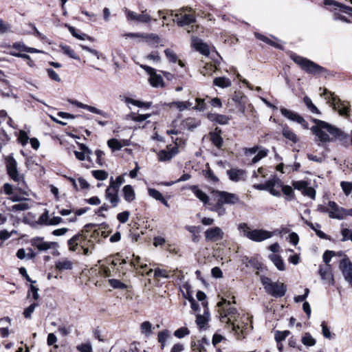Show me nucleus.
<instances>
[{"mask_svg":"<svg viewBox=\"0 0 352 352\" xmlns=\"http://www.w3.org/2000/svg\"><path fill=\"white\" fill-rule=\"evenodd\" d=\"M283 135L294 143L298 141L296 135L287 126H284L283 129Z\"/></svg>","mask_w":352,"mask_h":352,"instance_id":"nucleus-37","label":"nucleus"},{"mask_svg":"<svg viewBox=\"0 0 352 352\" xmlns=\"http://www.w3.org/2000/svg\"><path fill=\"white\" fill-rule=\"evenodd\" d=\"M30 208V206L26 203H20L18 204L13 205L10 210L12 212H16V211H24L27 210Z\"/></svg>","mask_w":352,"mask_h":352,"instance_id":"nucleus-53","label":"nucleus"},{"mask_svg":"<svg viewBox=\"0 0 352 352\" xmlns=\"http://www.w3.org/2000/svg\"><path fill=\"white\" fill-rule=\"evenodd\" d=\"M125 182L124 175H120L116 179L113 177L110 178L109 186H112L114 189L119 190L120 186Z\"/></svg>","mask_w":352,"mask_h":352,"instance_id":"nucleus-40","label":"nucleus"},{"mask_svg":"<svg viewBox=\"0 0 352 352\" xmlns=\"http://www.w3.org/2000/svg\"><path fill=\"white\" fill-rule=\"evenodd\" d=\"M314 122L316 124L313 126L311 129L313 133L318 138L320 141L327 142L332 140L327 133V132H328L333 138L339 140L342 144L348 142L349 135L341 129L323 120L314 119Z\"/></svg>","mask_w":352,"mask_h":352,"instance_id":"nucleus-1","label":"nucleus"},{"mask_svg":"<svg viewBox=\"0 0 352 352\" xmlns=\"http://www.w3.org/2000/svg\"><path fill=\"white\" fill-rule=\"evenodd\" d=\"M291 58L307 73L316 75L326 72L325 68L320 66L319 65L306 58L298 56L296 54H292Z\"/></svg>","mask_w":352,"mask_h":352,"instance_id":"nucleus-7","label":"nucleus"},{"mask_svg":"<svg viewBox=\"0 0 352 352\" xmlns=\"http://www.w3.org/2000/svg\"><path fill=\"white\" fill-rule=\"evenodd\" d=\"M255 36H256V37L258 39H259V40H261V41H263V42H265V43H267V44H269L270 45H272V46H274V47H275L276 48H280V45L279 44L275 43L274 41H272L268 37H267V36H264V35H263L261 34L255 33Z\"/></svg>","mask_w":352,"mask_h":352,"instance_id":"nucleus-45","label":"nucleus"},{"mask_svg":"<svg viewBox=\"0 0 352 352\" xmlns=\"http://www.w3.org/2000/svg\"><path fill=\"white\" fill-rule=\"evenodd\" d=\"M129 216L130 212L129 211H124L118 214L117 219L121 223H125L128 221Z\"/></svg>","mask_w":352,"mask_h":352,"instance_id":"nucleus-57","label":"nucleus"},{"mask_svg":"<svg viewBox=\"0 0 352 352\" xmlns=\"http://www.w3.org/2000/svg\"><path fill=\"white\" fill-rule=\"evenodd\" d=\"M192 103L189 101L181 102V101H175L170 103V107H176L180 111H183L185 109H187L191 107Z\"/></svg>","mask_w":352,"mask_h":352,"instance_id":"nucleus-39","label":"nucleus"},{"mask_svg":"<svg viewBox=\"0 0 352 352\" xmlns=\"http://www.w3.org/2000/svg\"><path fill=\"white\" fill-rule=\"evenodd\" d=\"M170 15L174 16L173 21L180 27L189 25L196 22V17L193 14H183L182 12L173 14V11H171Z\"/></svg>","mask_w":352,"mask_h":352,"instance_id":"nucleus-10","label":"nucleus"},{"mask_svg":"<svg viewBox=\"0 0 352 352\" xmlns=\"http://www.w3.org/2000/svg\"><path fill=\"white\" fill-rule=\"evenodd\" d=\"M324 4L325 6H333L338 8H340V10L346 12V11H351L352 12V8L349 6H346L344 5H342L337 1H335L333 0H324Z\"/></svg>","mask_w":352,"mask_h":352,"instance_id":"nucleus-42","label":"nucleus"},{"mask_svg":"<svg viewBox=\"0 0 352 352\" xmlns=\"http://www.w3.org/2000/svg\"><path fill=\"white\" fill-rule=\"evenodd\" d=\"M227 175L230 180L234 182L245 180L246 172L242 169L232 168L227 170Z\"/></svg>","mask_w":352,"mask_h":352,"instance_id":"nucleus-22","label":"nucleus"},{"mask_svg":"<svg viewBox=\"0 0 352 352\" xmlns=\"http://www.w3.org/2000/svg\"><path fill=\"white\" fill-rule=\"evenodd\" d=\"M92 175L98 180H105L108 177V173L103 170H97L91 171Z\"/></svg>","mask_w":352,"mask_h":352,"instance_id":"nucleus-46","label":"nucleus"},{"mask_svg":"<svg viewBox=\"0 0 352 352\" xmlns=\"http://www.w3.org/2000/svg\"><path fill=\"white\" fill-rule=\"evenodd\" d=\"M342 241L352 239V230L348 228H344L342 230Z\"/></svg>","mask_w":352,"mask_h":352,"instance_id":"nucleus-63","label":"nucleus"},{"mask_svg":"<svg viewBox=\"0 0 352 352\" xmlns=\"http://www.w3.org/2000/svg\"><path fill=\"white\" fill-rule=\"evenodd\" d=\"M302 342L303 344L308 346H311L316 344L315 339L309 333H305V335L302 338Z\"/></svg>","mask_w":352,"mask_h":352,"instance_id":"nucleus-49","label":"nucleus"},{"mask_svg":"<svg viewBox=\"0 0 352 352\" xmlns=\"http://www.w3.org/2000/svg\"><path fill=\"white\" fill-rule=\"evenodd\" d=\"M303 101L311 113L317 114L320 113L318 109L313 104L310 98H309L308 96H305L303 98Z\"/></svg>","mask_w":352,"mask_h":352,"instance_id":"nucleus-43","label":"nucleus"},{"mask_svg":"<svg viewBox=\"0 0 352 352\" xmlns=\"http://www.w3.org/2000/svg\"><path fill=\"white\" fill-rule=\"evenodd\" d=\"M109 283L114 289H125L126 288V285L124 283L117 279H109Z\"/></svg>","mask_w":352,"mask_h":352,"instance_id":"nucleus-54","label":"nucleus"},{"mask_svg":"<svg viewBox=\"0 0 352 352\" xmlns=\"http://www.w3.org/2000/svg\"><path fill=\"white\" fill-rule=\"evenodd\" d=\"M123 197L127 202H132L135 199V192L131 185H126L122 188Z\"/></svg>","mask_w":352,"mask_h":352,"instance_id":"nucleus-26","label":"nucleus"},{"mask_svg":"<svg viewBox=\"0 0 352 352\" xmlns=\"http://www.w3.org/2000/svg\"><path fill=\"white\" fill-rule=\"evenodd\" d=\"M77 349L80 352H91L92 347L90 343H85L78 346Z\"/></svg>","mask_w":352,"mask_h":352,"instance_id":"nucleus-64","label":"nucleus"},{"mask_svg":"<svg viewBox=\"0 0 352 352\" xmlns=\"http://www.w3.org/2000/svg\"><path fill=\"white\" fill-rule=\"evenodd\" d=\"M141 67L150 75L149 81L153 87H157L163 86V78L160 75L155 73V69L145 65H142Z\"/></svg>","mask_w":352,"mask_h":352,"instance_id":"nucleus-15","label":"nucleus"},{"mask_svg":"<svg viewBox=\"0 0 352 352\" xmlns=\"http://www.w3.org/2000/svg\"><path fill=\"white\" fill-rule=\"evenodd\" d=\"M329 217L330 218L337 219L344 218V208L339 207L334 201H329Z\"/></svg>","mask_w":352,"mask_h":352,"instance_id":"nucleus-17","label":"nucleus"},{"mask_svg":"<svg viewBox=\"0 0 352 352\" xmlns=\"http://www.w3.org/2000/svg\"><path fill=\"white\" fill-rule=\"evenodd\" d=\"M342 190L345 195H349L352 191V184L348 182H342L340 184Z\"/></svg>","mask_w":352,"mask_h":352,"instance_id":"nucleus-59","label":"nucleus"},{"mask_svg":"<svg viewBox=\"0 0 352 352\" xmlns=\"http://www.w3.org/2000/svg\"><path fill=\"white\" fill-rule=\"evenodd\" d=\"M290 334L289 331H277L275 333V340L276 342H281V341L284 340Z\"/></svg>","mask_w":352,"mask_h":352,"instance_id":"nucleus-51","label":"nucleus"},{"mask_svg":"<svg viewBox=\"0 0 352 352\" xmlns=\"http://www.w3.org/2000/svg\"><path fill=\"white\" fill-rule=\"evenodd\" d=\"M269 153V150L265 148H260L256 155L252 158V163L256 164L263 158L265 157Z\"/></svg>","mask_w":352,"mask_h":352,"instance_id":"nucleus-38","label":"nucleus"},{"mask_svg":"<svg viewBox=\"0 0 352 352\" xmlns=\"http://www.w3.org/2000/svg\"><path fill=\"white\" fill-rule=\"evenodd\" d=\"M60 47L62 50L63 52L69 56L70 58L78 60L79 57L76 55L75 52L68 45L60 44Z\"/></svg>","mask_w":352,"mask_h":352,"instance_id":"nucleus-41","label":"nucleus"},{"mask_svg":"<svg viewBox=\"0 0 352 352\" xmlns=\"http://www.w3.org/2000/svg\"><path fill=\"white\" fill-rule=\"evenodd\" d=\"M210 140L218 148H221L223 145V138L219 131H213L210 133Z\"/></svg>","mask_w":352,"mask_h":352,"instance_id":"nucleus-34","label":"nucleus"},{"mask_svg":"<svg viewBox=\"0 0 352 352\" xmlns=\"http://www.w3.org/2000/svg\"><path fill=\"white\" fill-rule=\"evenodd\" d=\"M118 191L114 189L112 186H109L105 190V198L110 202L112 208H116L120 203Z\"/></svg>","mask_w":352,"mask_h":352,"instance_id":"nucleus-18","label":"nucleus"},{"mask_svg":"<svg viewBox=\"0 0 352 352\" xmlns=\"http://www.w3.org/2000/svg\"><path fill=\"white\" fill-rule=\"evenodd\" d=\"M211 120L218 122L220 124H226L228 122L229 118L226 116L215 114L212 116Z\"/></svg>","mask_w":352,"mask_h":352,"instance_id":"nucleus-48","label":"nucleus"},{"mask_svg":"<svg viewBox=\"0 0 352 352\" xmlns=\"http://www.w3.org/2000/svg\"><path fill=\"white\" fill-rule=\"evenodd\" d=\"M190 333V331L186 327H181L174 332V336L178 338H182Z\"/></svg>","mask_w":352,"mask_h":352,"instance_id":"nucleus-55","label":"nucleus"},{"mask_svg":"<svg viewBox=\"0 0 352 352\" xmlns=\"http://www.w3.org/2000/svg\"><path fill=\"white\" fill-rule=\"evenodd\" d=\"M192 45L195 48V50L199 52L201 54L204 56L209 55L210 50L208 45L204 43L201 39L197 37L192 38Z\"/></svg>","mask_w":352,"mask_h":352,"instance_id":"nucleus-23","label":"nucleus"},{"mask_svg":"<svg viewBox=\"0 0 352 352\" xmlns=\"http://www.w3.org/2000/svg\"><path fill=\"white\" fill-rule=\"evenodd\" d=\"M213 85L221 88H226L231 86V81L226 77H217L214 79Z\"/></svg>","mask_w":352,"mask_h":352,"instance_id":"nucleus-36","label":"nucleus"},{"mask_svg":"<svg viewBox=\"0 0 352 352\" xmlns=\"http://www.w3.org/2000/svg\"><path fill=\"white\" fill-rule=\"evenodd\" d=\"M205 236L208 241H217L221 240L223 238V232L220 228L214 227L208 229L205 232Z\"/></svg>","mask_w":352,"mask_h":352,"instance_id":"nucleus-20","label":"nucleus"},{"mask_svg":"<svg viewBox=\"0 0 352 352\" xmlns=\"http://www.w3.org/2000/svg\"><path fill=\"white\" fill-rule=\"evenodd\" d=\"M239 196L234 193L212 190L211 191L210 202L208 203L209 209L217 212L221 217L226 213L224 204L234 205L239 203Z\"/></svg>","mask_w":352,"mask_h":352,"instance_id":"nucleus-3","label":"nucleus"},{"mask_svg":"<svg viewBox=\"0 0 352 352\" xmlns=\"http://www.w3.org/2000/svg\"><path fill=\"white\" fill-rule=\"evenodd\" d=\"M63 219L60 217H53L50 218L49 211L45 209L44 212L39 217L37 223L44 226H56L60 223Z\"/></svg>","mask_w":352,"mask_h":352,"instance_id":"nucleus-16","label":"nucleus"},{"mask_svg":"<svg viewBox=\"0 0 352 352\" xmlns=\"http://www.w3.org/2000/svg\"><path fill=\"white\" fill-rule=\"evenodd\" d=\"M55 266L59 271L72 270L73 262L67 258H64L56 261Z\"/></svg>","mask_w":352,"mask_h":352,"instance_id":"nucleus-28","label":"nucleus"},{"mask_svg":"<svg viewBox=\"0 0 352 352\" xmlns=\"http://www.w3.org/2000/svg\"><path fill=\"white\" fill-rule=\"evenodd\" d=\"M324 96H327L326 99L327 102L333 107L334 110H337L338 113L342 116H348L349 113V107L348 102L341 100L337 96L327 89H324L322 94Z\"/></svg>","mask_w":352,"mask_h":352,"instance_id":"nucleus-9","label":"nucleus"},{"mask_svg":"<svg viewBox=\"0 0 352 352\" xmlns=\"http://www.w3.org/2000/svg\"><path fill=\"white\" fill-rule=\"evenodd\" d=\"M178 146L175 145H168L164 150L160 151L157 153L159 160L161 162L170 161L178 153Z\"/></svg>","mask_w":352,"mask_h":352,"instance_id":"nucleus-14","label":"nucleus"},{"mask_svg":"<svg viewBox=\"0 0 352 352\" xmlns=\"http://www.w3.org/2000/svg\"><path fill=\"white\" fill-rule=\"evenodd\" d=\"M319 274L322 280L329 285H334V278L331 272L330 265H320L319 269Z\"/></svg>","mask_w":352,"mask_h":352,"instance_id":"nucleus-19","label":"nucleus"},{"mask_svg":"<svg viewBox=\"0 0 352 352\" xmlns=\"http://www.w3.org/2000/svg\"><path fill=\"white\" fill-rule=\"evenodd\" d=\"M126 14L128 20L134 21L141 23H148L151 21V16L144 10L141 14H138L135 12L126 10Z\"/></svg>","mask_w":352,"mask_h":352,"instance_id":"nucleus-13","label":"nucleus"},{"mask_svg":"<svg viewBox=\"0 0 352 352\" xmlns=\"http://www.w3.org/2000/svg\"><path fill=\"white\" fill-rule=\"evenodd\" d=\"M238 228L243 236L256 241L261 242L272 236V232L262 229H254L251 230L245 223H240Z\"/></svg>","mask_w":352,"mask_h":352,"instance_id":"nucleus-5","label":"nucleus"},{"mask_svg":"<svg viewBox=\"0 0 352 352\" xmlns=\"http://www.w3.org/2000/svg\"><path fill=\"white\" fill-rule=\"evenodd\" d=\"M107 145L113 151H119L123 146L122 144L120 141H118L117 139H115V138L109 140L107 141Z\"/></svg>","mask_w":352,"mask_h":352,"instance_id":"nucleus-44","label":"nucleus"},{"mask_svg":"<svg viewBox=\"0 0 352 352\" xmlns=\"http://www.w3.org/2000/svg\"><path fill=\"white\" fill-rule=\"evenodd\" d=\"M148 195L149 196H151V197H153V199L157 200V201H160L162 197H163V195H162V193L155 189V188H148Z\"/></svg>","mask_w":352,"mask_h":352,"instance_id":"nucleus-56","label":"nucleus"},{"mask_svg":"<svg viewBox=\"0 0 352 352\" xmlns=\"http://www.w3.org/2000/svg\"><path fill=\"white\" fill-rule=\"evenodd\" d=\"M209 320V312L206 309L204 310V315H197L196 323L199 327L200 329H204L205 325L207 324V322Z\"/></svg>","mask_w":352,"mask_h":352,"instance_id":"nucleus-35","label":"nucleus"},{"mask_svg":"<svg viewBox=\"0 0 352 352\" xmlns=\"http://www.w3.org/2000/svg\"><path fill=\"white\" fill-rule=\"evenodd\" d=\"M233 300H228L223 298L217 303L219 307V314L220 320L222 322L230 324L232 326L233 331H237L240 329L238 324H235L234 320L238 317V311L235 307L231 306L232 304H235L234 296H232Z\"/></svg>","mask_w":352,"mask_h":352,"instance_id":"nucleus-4","label":"nucleus"},{"mask_svg":"<svg viewBox=\"0 0 352 352\" xmlns=\"http://www.w3.org/2000/svg\"><path fill=\"white\" fill-rule=\"evenodd\" d=\"M339 267L345 280L352 286V263L344 257L340 261Z\"/></svg>","mask_w":352,"mask_h":352,"instance_id":"nucleus-11","label":"nucleus"},{"mask_svg":"<svg viewBox=\"0 0 352 352\" xmlns=\"http://www.w3.org/2000/svg\"><path fill=\"white\" fill-rule=\"evenodd\" d=\"M73 104H75L79 108L86 109L93 113L100 115V116H103L104 118L108 117L107 113H106L100 109H98L94 107L89 106L88 104H83V103L78 102V101H75L74 102H73Z\"/></svg>","mask_w":352,"mask_h":352,"instance_id":"nucleus-25","label":"nucleus"},{"mask_svg":"<svg viewBox=\"0 0 352 352\" xmlns=\"http://www.w3.org/2000/svg\"><path fill=\"white\" fill-rule=\"evenodd\" d=\"M188 189L191 190L195 196L204 204H208L210 202L208 196L204 192L199 190L197 186H190Z\"/></svg>","mask_w":352,"mask_h":352,"instance_id":"nucleus-27","label":"nucleus"},{"mask_svg":"<svg viewBox=\"0 0 352 352\" xmlns=\"http://www.w3.org/2000/svg\"><path fill=\"white\" fill-rule=\"evenodd\" d=\"M5 161L8 175L13 181L18 183L19 189L23 190L25 183L23 176L19 173L16 161L12 155L7 156Z\"/></svg>","mask_w":352,"mask_h":352,"instance_id":"nucleus-8","label":"nucleus"},{"mask_svg":"<svg viewBox=\"0 0 352 352\" xmlns=\"http://www.w3.org/2000/svg\"><path fill=\"white\" fill-rule=\"evenodd\" d=\"M269 258L274 264V265L277 267L278 270H285V263L279 255L272 254L269 255Z\"/></svg>","mask_w":352,"mask_h":352,"instance_id":"nucleus-33","label":"nucleus"},{"mask_svg":"<svg viewBox=\"0 0 352 352\" xmlns=\"http://www.w3.org/2000/svg\"><path fill=\"white\" fill-rule=\"evenodd\" d=\"M281 186V181L279 179L274 177L272 179H270V187L267 189V191H269L273 196L280 197V192L279 188Z\"/></svg>","mask_w":352,"mask_h":352,"instance_id":"nucleus-24","label":"nucleus"},{"mask_svg":"<svg viewBox=\"0 0 352 352\" xmlns=\"http://www.w3.org/2000/svg\"><path fill=\"white\" fill-rule=\"evenodd\" d=\"M261 280L268 294L275 298H280L285 294L287 287L284 283L272 282L270 278L265 276L261 277Z\"/></svg>","mask_w":352,"mask_h":352,"instance_id":"nucleus-6","label":"nucleus"},{"mask_svg":"<svg viewBox=\"0 0 352 352\" xmlns=\"http://www.w3.org/2000/svg\"><path fill=\"white\" fill-rule=\"evenodd\" d=\"M164 53L167 58L172 62V63H176L177 60V56L176 54L170 49H166L164 50Z\"/></svg>","mask_w":352,"mask_h":352,"instance_id":"nucleus-58","label":"nucleus"},{"mask_svg":"<svg viewBox=\"0 0 352 352\" xmlns=\"http://www.w3.org/2000/svg\"><path fill=\"white\" fill-rule=\"evenodd\" d=\"M204 175L209 182L213 183L219 182V178L213 173L212 170L209 167L204 172Z\"/></svg>","mask_w":352,"mask_h":352,"instance_id":"nucleus-47","label":"nucleus"},{"mask_svg":"<svg viewBox=\"0 0 352 352\" xmlns=\"http://www.w3.org/2000/svg\"><path fill=\"white\" fill-rule=\"evenodd\" d=\"M150 45L157 46L160 41V38L155 34H144L142 37Z\"/></svg>","mask_w":352,"mask_h":352,"instance_id":"nucleus-31","label":"nucleus"},{"mask_svg":"<svg viewBox=\"0 0 352 352\" xmlns=\"http://www.w3.org/2000/svg\"><path fill=\"white\" fill-rule=\"evenodd\" d=\"M280 112L284 117L301 124L305 129H308L307 122L298 113L285 108H281Z\"/></svg>","mask_w":352,"mask_h":352,"instance_id":"nucleus-12","label":"nucleus"},{"mask_svg":"<svg viewBox=\"0 0 352 352\" xmlns=\"http://www.w3.org/2000/svg\"><path fill=\"white\" fill-rule=\"evenodd\" d=\"M68 30H69V32L72 34V36H74V37H76L78 39L85 40V38H87L89 40H91V38L85 34H83L82 35L78 34L76 32V30L75 29V28H74L72 26H69Z\"/></svg>","mask_w":352,"mask_h":352,"instance_id":"nucleus-52","label":"nucleus"},{"mask_svg":"<svg viewBox=\"0 0 352 352\" xmlns=\"http://www.w3.org/2000/svg\"><path fill=\"white\" fill-rule=\"evenodd\" d=\"M29 140L27 133L23 130L19 131V141L23 145H25Z\"/></svg>","mask_w":352,"mask_h":352,"instance_id":"nucleus-61","label":"nucleus"},{"mask_svg":"<svg viewBox=\"0 0 352 352\" xmlns=\"http://www.w3.org/2000/svg\"><path fill=\"white\" fill-rule=\"evenodd\" d=\"M191 346L193 351H197L199 352H204L206 351L204 344L201 342V341L192 342Z\"/></svg>","mask_w":352,"mask_h":352,"instance_id":"nucleus-62","label":"nucleus"},{"mask_svg":"<svg viewBox=\"0 0 352 352\" xmlns=\"http://www.w3.org/2000/svg\"><path fill=\"white\" fill-rule=\"evenodd\" d=\"M183 124L185 128L192 130L197 126L195 121L192 118H188L183 122Z\"/></svg>","mask_w":352,"mask_h":352,"instance_id":"nucleus-60","label":"nucleus"},{"mask_svg":"<svg viewBox=\"0 0 352 352\" xmlns=\"http://www.w3.org/2000/svg\"><path fill=\"white\" fill-rule=\"evenodd\" d=\"M32 245L36 247L39 251H45L56 245L54 242H45L43 238L35 237L31 241Z\"/></svg>","mask_w":352,"mask_h":352,"instance_id":"nucleus-21","label":"nucleus"},{"mask_svg":"<svg viewBox=\"0 0 352 352\" xmlns=\"http://www.w3.org/2000/svg\"><path fill=\"white\" fill-rule=\"evenodd\" d=\"M38 306V302H33L23 311V316L25 318H30L32 314L34 311L36 307Z\"/></svg>","mask_w":352,"mask_h":352,"instance_id":"nucleus-50","label":"nucleus"},{"mask_svg":"<svg viewBox=\"0 0 352 352\" xmlns=\"http://www.w3.org/2000/svg\"><path fill=\"white\" fill-rule=\"evenodd\" d=\"M239 196L234 193L212 190L211 191L210 202L208 203L209 209L217 212L221 217L226 213L224 204L234 205L239 203Z\"/></svg>","mask_w":352,"mask_h":352,"instance_id":"nucleus-2","label":"nucleus"},{"mask_svg":"<svg viewBox=\"0 0 352 352\" xmlns=\"http://www.w3.org/2000/svg\"><path fill=\"white\" fill-rule=\"evenodd\" d=\"M170 338V333L168 329L159 331L157 334V340L161 344V349H164L166 342Z\"/></svg>","mask_w":352,"mask_h":352,"instance_id":"nucleus-32","label":"nucleus"},{"mask_svg":"<svg viewBox=\"0 0 352 352\" xmlns=\"http://www.w3.org/2000/svg\"><path fill=\"white\" fill-rule=\"evenodd\" d=\"M84 240V237L80 234H77L72 236L70 239L67 241V245L69 246V250L72 252H74L76 250L77 246L80 243H81Z\"/></svg>","mask_w":352,"mask_h":352,"instance_id":"nucleus-29","label":"nucleus"},{"mask_svg":"<svg viewBox=\"0 0 352 352\" xmlns=\"http://www.w3.org/2000/svg\"><path fill=\"white\" fill-rule=\"evenodd\" d=\"M140 332L146 338H148L153 333V325L149 321H144L140 324Z\"/></svg>","mask_w":352,"mask_h":352,"instance_id":"nucleus-30","label":"nucleus"}]
</instances>
